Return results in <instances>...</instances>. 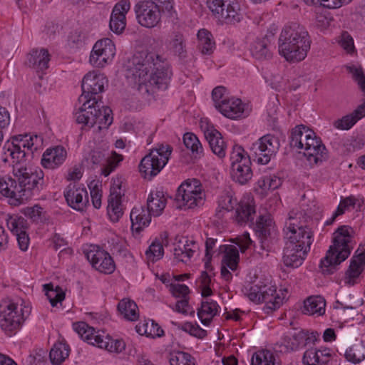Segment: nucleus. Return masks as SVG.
I'll use <instances>...</instances> for the list:
<instances>
[{
    "label": "nucleus",
    "mask_w": 365,
    "mask_h": 365,
    "mask_svg": "<svg viewBox=\"0 0 365 365\" xmlns=\"http://www.w3.org/2000/svg\"><path fill=\"white\" fill-rule=\"evenodd\" d=\"M197 248V245L194 240L183 237L175 245V257L180 262H187L193 256Z\"/></svg>",
    "instance_id": "33"
},
{
    "label": "nucleus",
    "mask_w": 365,
    "mask_h": 365,
    "mask_svg": "<svg viewBox=\"0 0 365 365\" xmlns=\"http://www.w3.org/2000/svg\"><path fill=\"white\" fill-rule=\"evenodd\" d=\"M167 48L175 55L183 56L186 52L183 35L180 32L173 34L167 44Z\"/></svg>",
    "instance_id": "50"
},
{
    "label": "nucleus",
    "mask_w": 365,
    "mask_h": 365,
    "mask_svg": "<svg viewBox=\"0 0 365 365\" xmlns=\"http://www.w3.org/2000/svg\"><path fill=\"white\" fill-rule=\"evenodd\" d=\"M204 134L212 153L219 158H223L226 155L227 145L222 134L210 125L205 128Z\"/></svg>",
    "instance_id": "27"
},
{
    "label": "nucleus",
    "mask_w": 365,
    "mask_h": 365,
    "mask_svg": "<svg viewBox=\"0 0 365 365\" xmlns=\"http://www.w3.org/2000/svg\"><path fill=\"white\" fill-rule=\"evenodd\" d=\"M86 257L92 266L101 273L109 274L115 269L113 258L103 250H91L87 252Z\"/></svg>",
    "instance_id": "20"
},
{
    "label": "nucleus",
    "mask_w": 365,
    "mask_h": 365,
    "mask_svg": "<svg viewBox=\"0 0 365 365\" xmlns=\"http://www.w3.org/2000/svg\"><path fill=\"white\" fill-rule=\"evenodd\" d=\"M326 301L322 296H311L304 301L302 312L308 315L322 316L325 313Z\"/></svg>",
    "instance_id": "37"
},
{
    "label": "nucleus",
    "mask_w": 365,
    "mask_h": 365,
    "mask_svg": "<svg viewBox=\"0 0 365 365\" xmlns=\"http://www.w3.org/2000/svg\"><path fill=\"white\" fill-rule=\"evenodd\" d=\"M0 194L8 198L9 203L18 206L25 203L17 180L8 176H0Z\"/></svg>",
    "instance_id": "21"
},
{
    "label": "nucleus",
    "mask_w": 365,
    "mask_h": 365,
    "mask_svg": "<svg viewBox=\"0 0 365 365\" xmlns=\"http://www.w3.org/2000/svg\"><path fill=\"white\" fill-rule=\"evenodd\" d=\"M67 158L66 150L57 145L46 150L41 158V165L46 169L54 170L60 167Z\"/></svg>",
    "instance_id": "26"
},
{
    "label": "nucleus",
    "mask_w": 365,
    "mask_h": 365,
    "mask_svg": "<svg viewBox=\"0 0 365 365\" xmlns=\"http://www.w3.org/2000/svg\"><path fill=\"white\" fill-rule=\"evenodd\" d=\"M243 292L250 301L256 304L265 303L266 308L271 311L279 308L282 304L283 299L277 293L276 287L271 284H250Z\"/></svg>",
    "instance_id": "10"
},
{
    "label": "nucleus",
    "mask_w": 365,
    "mask_h": 365,
    "mask_svg": "<svg viewBox=\"0 0 365 365\" xmlns=\"http://www.w3.org/2000/svg\"><path fill=\"white\" fill-rule=\"evenodd\" d=\"M30 313V308L22 307L9 299L0 304V327L9 336L15 334Z\"/></svg>",
    "instance_id": "6"
},
{
    "label": "nucleus",
    "mask_w": 365,
    "mask_h": 365,
    "mask_svg": "<svg viewBox=\"0 0 365 365\" xmlns=\"http://www.w3.org/2000/svg\"><path fill=\"white\" fill-rule=\"evenodd\" d=\"M256 232L262 241V247H268V242L275 239L277 230L272 215L269 213L260 215L256 222Z\"/></svg>",
    "instance_id": "22"
},
{
    "label": "nucleus",
    "mask_w": 365,
    "mask_h": 365,
    "mask_svg": "<svg viewBox=\"0 0 365 365\" xmlns=\"http://www.w3.org/2000/svg\"><path fill=\"white\" fill-rule=\"evenodd\" d=\"M138 22L144 27L153 28L161 19V11L153 1H143L135 6Z\"/></svg>",
    "instance_id": "17"
},
{
    "label": "nucleus",
    "mask_w": 365,
    "mask_h": 365,
    "mask_svg": "<svg viewBox=\"0 0 365 365\" xmlns=\"http://www.w3.org/2000/svg\"><path fill=\"white\" fill-rule=\"evenodd\" d=\"M68 205L76 210H83L88 203V195L86 187L81 184L70 183L64 191Z\"/></svg>",
    "instance_id": "19"
},
{
    "label": "nucleus",
    "mask_w": 365,
    "mask_h": 365,
    "mask_svg": "<svg viewBox=\"0 0 365 365\" xmlns=\"http://www.w3.org/2000/svg\"><path fill=\"white\" fill-rule=\"evenodd\" d=\"M182 329L190 334L202 339L206 336L207 332L205 330L200 327L197 324H192V322H186L182 324Z\"/></svg>",
    "instance_id": "62"
},
{
    "label": "nucleus",
    "mask_w": 365,
    "mask_h": 365,
    "mask_svg": "<svg viewBox=\"0 0 365 365\" xmlns=\"http://www.w3.org/2000/svg\"><path fill=\"white\" fill-rule=\"evenodd\" d=\"M280 147L279 140L272 134H267L252 144L255 160L259 164L267 165L275 156Z\"/></svg>",
    "instance_id": "14"
},
{
    "label": "nucleus",
    "mask_w": 365,
    "mask_h": 365,
    "mask_svg": "<svg viewBox=\"0 0 365 365\" xmlns=\"http://www.w3.org/2000/svg\"><path fill=\"white\" fill-rule=\"evenodd\" d=\"M83 102V106L79 108L78 111L75 113V118L76 122L78 124H82L88 128H92L95 125V122L93 118H92V113H93V102L91 103L86 104L84 106V101Z\"/></svg>",
    "instance_id": "45"
},
{
    "label": "nucleus",
    "mask_w": 365,
    "mask_h": 365,
    "mask_svg": "<svg viewBox=\"0 0 365 365\" xmlns=\"http://www.w3.org/2000/svg\"><path fill=\"white\" fill-rule=\"evenodd\" d=\"M217 204L216 216L221 219L226 212H230L234 209L235 205L237 204V199L230 192H223L220 195Z\"/></svg>",
    "instance_id": "43"
},
{
    "label": "nucleus",
    "mask_w": 365,
    "mask_h": 365,
    "mask_svg": "<svg viewBox=\"0 0 365 365\" xmlns=\"http://www.w3.org/2000/svg\"><path fill=\"white\" fill-rule=\"evenodd\" d=\"M217 110L225 117L233 120L248 115L246 105L241 99L235 97L225 98L224 101L218 105Z\"/></svg>",
    "instance_id": "24"
},
{
    "label": "nucleus",
    "mask_w": 365,
    "mask_h": 365,
    "mask_svg": "<svg viewBox=\"0 0 365 365\" xmlns=\"http://www.w3.org/2000/svg\"><path fill=\"white\" fill-rule=\"evenodd\" d=\"M108 84V79L104 74L97 71H89L85 75L82 80L83 93L79 98V101H84V106L91 101L93 98H97L96 95L104 91L105 86Z\"/></svg>",
    "instance_id": "13"
},
{
    "label": "nucleus",
    "mask_w": 365,
    "mask_h": 365,
    "mask_svg": "<svg viewBox=\"0 0 365 365\" xmlns=\"http://www.w3.org/2000/svg\"><path fill=\"white\" fill-rule=\"evenodd\" d=\"M357 201V198H356L353 195L346 197L341 200L336 210L334 213L331 220H330V222L327 221V224H331L336 217L344 214L346 210H349L351 208H354Z\"/></svg>",
    "instance_id": "57"
},
{
    "label": "nucleus",
    "mask_w": 365,
    "mask_h": 365,
    "mask_svg": "<svg viewBox=\"0 0 365 365\" xmlns=\"http://www.w3.org/2000/svg\"><path fill=\"white\" fill-rule=\"evenodd\" d=\"M177 199L185 208L193 209L202 205L205 200V192L200 181L192 178L182 182L178 188Z\"/></svg>",
    "instance_id": "11"
},
{
    "label": "nucleus",
    "mask_w": 365,
    "mask_h": 365,
    "mask_svg": "<svg viewBox=\"0 0 365 365\" xmlns=\"http://www.w3.org/2000/svg\"><path fill=\"white\" fill-rule=\"evenodd\" d=\"M130 9V3L128 0H121L115 5L110 19V28L112 31L117 34L123 31L126 26L125 14Z\"/></svg>",
    "instance_id": "25"
},
{
    "label": "nucleus",
    "mask_w": 365,
    "mask_h": 365,
    "mask_svg": "<svg viewBox=\"0 0 365 365\" xmlns=\"http://www.w3.org/2000/svg\"><path fill=\"white\" fill-rule=\"evenodd\" d=\"M123 159V155L116 153L115 151H113L111 155L108 158L106 164L103 167L101 174L105 177L108 176L113 171L116 169Z\"/></svg>",
    "instance_id": "58"
},
{
    "label": "nucleus",
    "mask_w": 365,
    "mask_h": 365,
    "mask_svg": "<svg viewBox=\"0 0 365 365\" xmlns=\"http://www.w3.org/2000/svg\"><path fill=\"white\" fill-rule=\"evenodd\" d=\"M241 19L242 14L240 11L239 4L235 1L227 3L225 6L221 21L226 24H235L240 22Z\"/></svg>",
    "instance_id": "49"
},
{
    "label": "nucleus",
    "mask_w": 365,
    "mask_h": 365,
    "mask_svg": "<svg viewBox=\"0 0 365 365\" xmlns=\"http://www.w3.org/2000/svg\"><path fill=\"white\" fill-rule=\"evenodd\" d=\"M344 356L349 361L360 363L365 359V347L360 344H354L346 350Z\"/></svg>",
    "instance_id": "54"
},
{
    "label": "nucleus",
    "mask_w": 365,
    "mask_h": 365,
    "mask_svg": "<svg viewBox=\"0 0 365 365\" xmlns=\"http://www.w3.org/2000/svg\"><path fill=\"white\" fill-rule=\"evenodd\" d=\"M317 332L301 330L293 334L284 336L282 346L287 351H297L308 344H314L317 341Z\"/></svg>",
    "instance_id": "18"
},
{
    "label": "nucleus",
    "mask_w": 365,
    "mask_h": 365,
    "mask_svg": "<svg viewBox=\"0 0 365 365\" xmlns=\"http://www.w3.org/2000/svg\"><path fill=\"white\" fill-rule=\"evenodd\" d=\"M310 250L285 244L283 253V262L287 267H298L304 260Z\"/></svg>",
    "instance_id": "28"
},
{
    "label": "nucleus",
    "mask_w": 365,
    "mask_h": 365,
    "mask_svg": "<svg viewBox=\"0 0 365 365\" xmlns=\"http://www.w3.org/2000/svg\"><path fill=\"white\" fill-rule=\"evenodd\" d=\"M115 54V46L108 38L96 41L91 52L89 61L96 68H103L110 63Z\"/></svg>",
    "instance_id": "16"
},
{
    "label": "nucleus",
    "mask_w": 365,
    "mask_h": 365,
    "mask_svg": "<svg viewBox=\"0 0 365 365\" xmlns=\"http://www.w3.org/2000/svg\"><path fill=\"white\" fill-rule=\"evenodd\" d=\"M169 362L170 365H196L195 358L183 351L170 354Z\"/></svg>",
    "instance_id": "56"
},
{
    "label": "nucleus",
    "mask_w": 365,
    "mask_h": 365,
    "mask_svg": "<svg viewBox=\"0 0 365 365\" xmlns=\"http://www.w3.org/2000/svg\"><path fill=\"white\" fill-rule=\"evenodd\" d=\"M135 328L139 334H145L151 338L160 337L164 335V331L153 320L140 322Z\"/></svg>",
    "instance_id": "44"
},
{
    "label": "nucleus",
    "mask_w": 365,
    "mask_h": 365,
    "mask_svg": "<svg viewBox=\"0 0 365 365\" xmlns=\"http://www.w3.org/2000/svg\"><path fill=\"white\" fill-rule=\"evenodd\" d=\"M182 140L185 146L195 158H200L204 155L202 145L196 135L187 132L184 134Z\"/></svg>",
    "instance_id": "46"
},
{
    "label": "nucleus",
    "mask_w": 365,
    "mask_h": 365,
    "mask_svg": "<svg viewBox=\"0 0 365 365\" xmlns=\"http://www.w3.org/2000/svg\"><path fill=\"white\" fill-rule=\"evenodd\" d=\"M50 54L46 48H34L26 56V64L37 71H43L48 68Z\"/></svg>",
    "instance_id": "29"
},
{
    "label": "nucleus",
    "mask_w": 365,
    "mask_h": 365,
    "mask_svg": "<svg viewBox=\"0 0 365 365\" xmlns=\"http://www.w3.org/2000/svg\"><path fill=\"white\" fill-rule=\"evenodd\" d=\"M68 344L63 341L55 343L49 353L51 362L54 365L61 364L70 354Z\"/></svg>",
    "instance_id": "41"
},
{
    "label": "nucleus",
    "mask_w": 365,
    "mask_h": 365,
    "mask_svg": "<svg viewBox=\"0 0 365 365\" xmlns=\"http://www.w3.org/2000/svg\"><path fill=\"white\" fill-rule=\"evenodd\" d=\"M351 227L346 225L339 227L334 233L333 245L330 246L326 256L321 260L320 267L324 274H331L336 266L344 261L351 253L350 243L352 236Z\"/></svg>",
    "instance_id": "4"
},
{
    "label": "nucleus",
    "mask_w": 365,
    "mask_h": 365,
    "mask_svg": "<svg viewBox=\"0 0 365 365\" xmlns=\"http://www.w3.org/2000/svg\"><path fill=\"white\" fill-rule=\"evenodd\" d=\"M232 176L234 180L243 185L252 177L250 157L242 147L235 145L230 154Z\"/></svg>",
    "instance_id": "12"
},
{
    "label": "nucleus",
    "mask_w": 365,
    "mask_h": 365,
    "mask_svg": "<svg viewBox=\"0 0 365 365\" xmlns=\"http://www.w3.org/2000/svg\"><path fill=\"white\" fill-rule=\"evenodd\" d=\"M307 216L302 210L290 211L284 227L286 244L310 250L313 232L307 225Z\"/></svg>",
    "instance_id": "5"
},
{
    "label": "nucleus",
    "mask_w": 365,
    "mask_h": 365,
    "mask_svg": "<svg viewBox=\"0 0 365 365\" xmlns=\"http://www.w3.org/2000/svg\"><path fill=\"white\" fill-rule=\"evenodd\" d=\"M357 122L354 116L350 113L334 122V126L339 130H349Z\"/></svg>",
    "instance_id": "61"
},
{
    "label": "nucleus",
    "mask_w": 365,
    "mask_h": 365,
    "mask_svg": "<svg viewBox=\"0 0 365 365\" xmlns=\"http://www.w3.org/2000/svg\"><path fill=\"white\" fill-rule=\"evenodd\" d=\"M365 267V245H360L352 257L350 265L346 272L344 282L352 286L357 282Z\"/></svg>",
    "instance_id": "23"
},
{
    "label": "nucleus",
    "mask_w": 365,
    "mask_h": 365,
    "mask_svg": "<svg viewBox=\"0 0 365 365\" xmlns=\"http://www.w3.org/2000/svg\"><path fill=\"white\" fill-rule=\"evenodd\" d=\"M173 151L168 143L158 144L142 158L139 165V171L145 179L151 180L156 176L167 164Z\"/></svg>",
    "instance_id": "7"
},
{
    "label": "nucleus",
    "mask_w": 365,
    "mask_h": 365,
    "mask_svg": "<svg viewBox=\"0 0 365 365\" xmlns=\"http://www.w3.org/2000/svg\"><path fill=\"white\" fill-rule=\"evenodd\" d=\"M224 247L223 266L230 268L232 271H235L240 260L238 250L233 245H225Z\"/></svg>",
    "instance_id": "47"
},
{
    "label": "nucleus",
    "mask_w": 365,
    "mask_h": 365,
    "mask_svg": "<svg viewBox=\"0 0 365 365\" xmlns=\"http://www.w3.org/2000/svg\"><path fill=\"white\" fill-rule=\"evenodd\" d=\"M92 118H93L95 125H98V130L106 129L113 122L112 110L109 107L100 105L97 98H93Z\"/></svg>",
    "instance_id": "32"
},
{
    "label": "nucleus",
    "mask_w": 365,
    "mask_h": 365,
    "mask_svg": "<svg viewBox=\"0 0 365 365\" xmlns=\"http://www.w3.org/2000/svg\"><path fill=\"white\" fill-rule=\"evenodd\" d=\"M207 6L213 16L221 21L226 4L223 0H208Z\"/></svg>",
    "instance_id": "59"
},
{
    "label": "nucleus",
    "mask_w": 365,
    "mask_h": 365,
    "mask_svg": "<svg viewBox=\"0 0 365 365\" xmlns=\"http://www.w3.org/2000/svg\"><path fill=\"white\" fill-rule=\"evenodd\" d=\"M292 147L304 150L310 165H316L326 158V148L313 130L305 125L295 126L291 132Z\"/></svg>",
    "instance_id": "3"
},
{
    "label": "nucleus",
    "mask_w": 365,
    "mask_h": 365,
    "mask_svg": "<svg viewBox=\"0 0 365 365\" xmlns=\"http://www.w3.org/2000/svg\"><path fill=\"white\" fill-rule=\"evenodd\" d=\"M151 216L153 215L148 210H145L143 207H134L130 212L133 231L140 232L149 225Z\"/></svg>",
    "instance_id": "38"
},
{
    "label": "nucleus",
    "mask_w": 365,
    "mask_h": 365,
    "mask_svg": "<svg viewBox=\"0 0 365 365\" xmlns=\"http://www.w3.org/2000/svg\"><path fill=\"white\" fill-rule=\"evenodd\" d=\"M133 65L127 70L126 76L138 90L148 93L153 87L165 88L169 76L168 71L160 63L158 56L154 53H141L133 58Z\"/></svg>",
    "instance_id": "1"
},
{
    "label": "nucleus",
    "mask_w": 365,
    "mask_h": 365,
    "mask_svg": "<svg viewBox=\"0 0 365 365\" xmlns=\"http://www.w3.org/2000/svg\"><path fill=\"white\" fill-rule=\"evenodd\" d=\"M6 225L15 235L26 231L29 228L27 220L24 217L18 215L9 216L6 219Z\"/></svg>",
    "instance_id": "51"
},
{
    "label": "nucleus",
    "mask_w": 365,
    "mask_h": 365,
    "mask_svg": "<svg viewBox=\"0 0 365 365\" xmlns=\"http://www.w3.org/2000/svg\"><path fill=\"white\" fill-rule=\"evenodd\" d=\"M123 180L121 177L113 178L108 198L107 214L113 222H118L123 215L124 207L122 197L124 190L122 188Z\"/></svg>",
    "instance_id": "15"
},
{
    "label": "nucleus",
    "mask_w": 365,
    "mask_h": 365,
    "mask_svg": "<svg viewBox=\"0 0 365 365\" xmlns=\"http://www.w3.org/2000/svg\"><path fill=\"white\" fill-rule=\"evenodd\" d=\"M251 365H280L274 354L269 350L263 349L255 352L251 360Z\"/></svg>",
    "instance_id": "48"
},
{
    "label": "nucleus",
    "mask_w": 365,
    "mask_h": 365,
    "mask_svg": "<svg viewBox=\"0 0 365 365\" xmlns=\"http://www.w3.org/2000/svg\"><path fill=\"white\" fill-rule=\"evenodd\" d=\"M220 307L213 300H206L201 303V307L197 309V316L201 322L207 326L212 319L218 314Z\"/></svg>",
    "instance_id": "39"
},
{
    "label": "nucleus",
    "mask_w": 365,
    "mask_h": 365,
    "mask_svg": "<svg viewBox=\"0 0 365 365\" xmlns=\"http://www.w3.org/2000/svg\"><path fill=\"white\" fill-rule=\"evenodd\" d=\"M73 329L83 341L91 340V339L89 338V336L94 334V328L83 322L74 323Z\"/></svg>",
    "instance_id": "60"
},
{
    "label": "nucleus",
    "mask_w": 365,
    "mask_h": 365,
    "mask_svg": "<svg viewBox=\"0 0 365 365\" xmlns=\"http://www.w3.org/2000/svg\"><path fill=\"white\" fill-rule=\"evenodd\" d=\"M118 310L127 320L136 321L138 319V307L136 303L130 299L120 300L118 304Z\"/></svg>",
    "instance_id": "42"
},
{
    "label": "nucleus",
    "mask_w": 365,
    "mask_h": 365,
    "mask_svg": "<svg viewBox=\"0 0 365 365\" xmlns=\"http://www.w3.org/2000/svg\"><path fill=\"white\" fill-rule=\"evenodd\" d=\"M339 43L348 53H352L355 50L354 39L347 31L341 33Z\"/></svg>",
    "instance_id": "63"
},
{
    "label": "nucleus",
    "mask_w": 365,
    "mask_h": 365,
    "mask_svg": "<svg viewBox=\"0 0 365 365\" xmlns=\"http://www.w3.org/2000/svg\"><path fill=\"white\" fill-rule=\"evenodd\" d=\"M274 35H265L262 38L256 39L251 45L250 51L252 56L258 60H268L272 58V53L270 51L271 38Z\"/></svg>",
    "instance_id": "30"
},
{
    "label": "nucleus",
    "mask_w": 365,
    "mask_h": 365,
    "mask_svg": "<svg viewBox=\"0 0 365 365\" xmlns=\"http://www.w3.org/2000/svg\"><path fill=\"white\" fill-rule=\"evenodd\" d=\"M168 245V233L161 232L158 237L149 246L145 252V256L148 261L155 262L161 259L164 255V246Z\"/></svg>",
    "instance_id": "35"
},
{
    "label": "nucleus",
    "mask_w": 365,
    "mask_h": 365,
    "mask_svg": "<svg viewBox=\"0 0 365 365\" xmlns=\"http://www.w3.org/2000/svg\"><path fill=\"white\" fill-rule=\"evenodd\" d=\"M167 204V198L163 191L152 192L147 200V208L150 213L154 216H160Z\"/></svg>",
    "instance_id": "36"
},
{
    "label": "nucleus",
    "mask_w": 365,
    "mask_h": 365,
    "mask_svg": "<svg viewBox=\"0 0 365 365\" xmlns=\"http://www.w3.org/2000/svg\"><path fill=\"white\" fill-rule=\"evenodd\" d=\"M331 351L329 348H312L304 353L303 362L307 365H324L331 360Z\"/></svg>",
    "instance_id": "34"
},
{
    "label": "nucleus",
    "mask_w": 365,
    "mask_h": 365,
    "mask_svg": "<svg viewBox=\"0 0 365 365\" xmlns=\"http://www.w3.org/2000/svg\"><path fill=\"white\" fill-rule=\"evenodd\" d=\"M255 204L251 197H244L238 203L235 210L236 221L242 225L252 222L255 215Z\"/></svg>",
    "instance_id": "31"
},
{
    "label": "nucleus",
    "mask_w": 365,
    "mask_h": 365,
    "mask_svg": "<svg viewBox=\"0 0 365 365\" xmlns=\"http://www.w3.org/2000/svg\"><path fill=\"white\" fill-rule=\"evenodd\" d=\"M99 348L104 349L109 352L120 353L125 348V342L121 339H114L109 336H103Z\"/></svg>",
    "instance_id": "52"
},
{
    "label": "nucleus",
    "mask_w": 365,
    "mask_h": 365,
    "mask_svg": "<svg viewBox=\"0 0 365 365\" xmlns=\"http://www.w3.org/2000/svg\"><path fill=\"white\" fill-rule=\"evenodd\" d=\"M197 48L204 55H210L215 49V42L212 34L205 29H202L197 33Z\"/></svg>",
    "instance_id": "40"
},
{
    "label": "nucleus",
    "mask_w": 365,
    "mask_h": 365,
    "mask_svg": "<svg viewBox=\"0 0 365 365\" xmlns=\"http://www.w3.org/2000/svg\"><path fill=\"white\" fill-rule=\"evenodd\" d=\"M89 188L93 205L95 208L99 209L101 206L102 191L96 184L93 185L91 183Z\"/></svg>",
    "instance_id": "64"
},
{
    "label": "nucleus",
    "mask_w": 365,
    "mask_h": 365,
    "mask_svg": "<svg viewBox=\"0 0 365 365\" xmlns=\"http://www.w3.org/2000/svg\"><path fill=\"white\" fill-rule=\"evenodd\" d=\"M310 47V36L304 26L292 23L283 27L278 39V52L287 62L303 61Z\"/></svg>",
    "instance_id": "2"
},
{
    "label": "nucleus",
    "mask_w": 365,
    "mask_h": 365,
    "mask_svg": "<svg viewBox=\"0 0 365 365\" xmlns=\"http://www.w3.org/2000/svg\"><path fill=\"white\" fill-rule=\"evenodd\" d=\"M44 289L52 307H56L58 302H61L65 299V293L58 286L54 289L51 284H48L44 285Z\"/></svg>",
    "instance_id": "55"
},
{
    "label": "nucleus",
    "mask_w": 365,
    "mask_h": 365,
    "mask_svg": "<svg viewBox=\"0 0 365 365\" xmlns=\"http://www.w3.org/2000/svg\"><path fill=\"white\" fill-rule=\"evenodd\" d=\"M43 139L38 135H19L13 138L11 143H7L4 148L5 155L11 158L13 169L16 165L24 166L23 163L26 161V157L28 153L26 148L32 153L41 146Z\"/></svg>",
    "instance_id": "9"
},
{
    "label": "nucleus",
    "mask_w": 365,
    "mask_h": 365,
    "mask_svg": "<svg viewBox=\"0 0 365 365\" xmlns=\"http://www.w3.org/2000/svg\"><path fill=\"white\" fill-rule=\"evenodd\" d=\"M12 173L19 182L25 202L38 195L43 185V173L41 169L16 165Z\"/></svg>",
    "instance_id": "8"
},
{
    "label": "nucleus",
    "mask_w": 365,
    "mask_h": 365,
    "mask_svg": "<svg viewBox=\"0 0 365 365\" xmlns=\"http://www.w3.org/2000/svg\"><path fill=\"white\" fill-rule=\"evenodd\" d=\"M281 185L280 179L276 176H264L260 178L257 182V187L260 190L262 195H265L268 191L274 190Z\"/></svg>",
    "instance_id": "53"
}]
</instances>
